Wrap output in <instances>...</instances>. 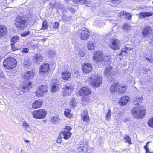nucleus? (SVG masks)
I'll list each match as a JSON object with an SVG mask.
<instances>
[{"mask_svg":"<svg viewBox=\"0 0 153 153\" xmlns=\"http://www.w3.org/2000/svg\"><path fill=\"white\" fill-rule=\"evenodd\" d=\"M129 97L128 96L123 97L120 100V103L121 105H126L128 102Z\"/></svg>","mask_w":153,"mask_h":153,"instance_id":"nucleus-23","label":"nucleus"},{"mask_svg":"<svg viewBox=\"0 0 153 153\" xmlns=\"http://www.w3.org/2000/svg\"><path fill=\"white\" fill-rule=\"evenodd\" d=\"M91 93L90 89L87 87H83L81 88L79 92V94L82 96L83 95H88Z\"/></svg>","mask_w":153,"mask_h":153,"instance_id":"nucleus-14","label":"nucleus"},{"mask_svg":"<svg viewBox=\"0 0 153 153\" xmlns=\"http://www.w3.org/2000/svg\"><path fill=\"white\" fill-rule=\"evenodd\" d=\"M126 13V12H125L124 11H122L120 12L119 13V15L120 17V16L125 15Z\"/></svg>","mask_w":153,"mask_h":153,"instance_id":"nucleus-51","label":"nucleus"},{"mask_svg":"<svg viewBox=\"0 0 153 153\" xmlns=\"http://www.w3.org/2000/svg\"><path fill=\"white\" fill-rule=\"evenodd\" d=\"M70 104L73 107L75 106L76 105V104L75 98L73 99V100H71L70 101Z\"/></svg>","mask_w":153,"mask_h":153,"instance_id":"nucleus-43","label":"nucleus"},{"mask_svg":"<svg viewBox=\"0 0 153 153\" xmlns=\"http://www.w3.org/2000/svg\"><path fill=\"white\" fill-rule=\"evenodd\" d=\"M113 72L114 71L112 69V68L111 66H108L105 69L104 73L105 76H107L109 74Z\"/></svg>","mask_w":153,"mask_h":153,"instance_id":"nucleus-25","label":"nucleus"},{"mask_svg":"<svg viewBox=\"0 0 153 153\" xmlns=\"http://www.w3.org/2000/svg\"><path fill=\"white\" fill-rule=\"evenodd\" d=\"M143 100V98L142 97L137 96L136 97L134 98L133 101H134V103L135 102H142Z\"/></svg>","mask_w":153,"mask_h":153,"instance_id":"nucleus-36","label":"nucleus"},{"mask_svg":"<svg viewBox=\"0 0 153 153\" xmlns=\"http://www.w3.org/2000/svg\"><path fill=\"white\" fill-rule=\"evenodd\" d=\"M82 68L83 72L86 73L91 71L92 69L91 65L88 63H84L82 65Z\"/></svg>","mask_w":153,"mask_h":153,"instance_id":"nucleus-12","label":"nucleus"},{"mask_svg":"<svg viewBox=\"0 0 153 153\" xmlns=\"http://www.w3.org/2000/svg\"><path fill=\"white\" fill-rule=\"evenodd\" d=\"M12 49L13 51H15L16 50V48L15 47L14 44L12 43L11 45Z\"/></svg>","mask_w":153,"mask_h":153,"instance_id":"nucleus-53","label":"nucleus"},{"mask_svg":"<svg viewBox=\"0 0 153 153\" xmlns=\"http://www.w3.org/2000/svg\"><path fill=\"white\" fill-rule=\"evenodd\" d=\"M90 79L93 87H98L102 82V78L97 73L92 74Z\"/></svg>","mask_w":153,"mask_h":153,"instance_id":"nucleus-2","label":"nucleus"},{"mask_svg":"<svg viewBox=\"0 0 153 153\" xmlns=\"http://www.w3.org/2000/svg\"><path fill=\"white\" fill-rule=\"evenodd\" d=\"M65 129L68 130L70 131L71 129V128L70 126H67L65 127Z\"/></svg>","mask_w":153,"mask_h":153,"instance_id":"nucleus-57","label":"nucleus"},{"mask_svg":"<svg viewBox=\"0 0 153 153\" xmlns=\"http://www.w3.org/2000/svg\"><path fill=\"white\" fill-rule=\"evenodd\" d=\"M115 75L114 72L113 73L110 74L106 76L107 77L108 81L110 82L111 81H112L114 80Z\"/></svg>","mask_w":153,"mask_h":153,"instance_id":"nucleus-35","label":"nucleus"},{"mask_svg":"<svg viewBox=\"0 0 153 153\" xmlns=\"http://www.w3.org/2000/svg\"><path fill=\"white\" fill-rule=\"evenodd\" d=\"M84 145H83V146H83V147L84 149L85 150V151H87V148H85L84 147Z\"/></svg>","mask_w":153,"mask_h":153,"instance_id":"nucleus-60","label":"nucleus"},{"mask_svg":"<svg viewBox=\"0 0 153 153\" xmlns=\"http://www.w3.org/2000/svg\"><path fill=\"white\" fill-rule=\"evenodd\" d=\"M61 137H62V136H58V138L57 139V142L58 143H59L61 142Z\"/></svg>","mask_w":153,"mask_h":153,"instance_id":"nucleus-55","label":"nucleus"},{"mask_svg":"<svg viewBox=\"0 0 153 153\" xmlns=\"http://www.w3.org/2000/svg\"><path fill=\"white\" fill-rule=\"evenodd\" d=\"M47 92V87L45 85L40 86L36 92V95L39 97Z\"/></svg>","mask_w":153,"mask_h":153,"instance_id":"nucleus-9","label":"nucleus"},{"mask_svg":"<svg viewBox=\"0 0 153 153\" xmlns=\"http://www.w3.org/2000/svg\"><path fill=\"white\" fill-rule=\"evenodd\" d=\"M127 51L126 48L125 47L123 48L119 55L122 56L125 55L126 53H127Z\"/></svg>","mask_w":153,"mask_h":153,"instance_id":"nucleus-40","label":"nucleus"},{"mask_svg":"<svg viewBox=\"0 0 153 153\" xmlns=\"http://www.w3.org/2000/svg\"><path fill=\"white\" fill-rule=\"evenodd\" d=\"M27 18L23 16H19L17 17L15 20V24L16 27L23 29L27 26Z\"/></svg>","mask_w":153,"mask_h":153,"instance_id":"nucleus-4","label":"nucleus"},{"mask_svg":"<svg viewBox=\"0 0 153 153\" xmlns=\"http://www.w3.org/2000/svg\"><path fill=\"white\" fill-rule=\"evenodd\" d=\"M31 87V83L30 82H26L25 83L23 84L21 90H18L19 93H20L21 91L22 93H20L19 94H22L23 93L27 92Z\"/></svg>","mask_w":153,"mask_h":153,"instance_id":"nucleus-10","label":"nucleus"},{"mask_svg":"<svg viewBox=\"0 0 153 153\" xmlns=\"http://www.w3.org/2000/svg\"><path fill=\"white\" fill-rule=\"evenodd\" d=\"M59 24L58 22H56L54 24V25L53 26V27H54V28H56L59 27Z\"/></svg>","mask_w":153,"mask_h":153,"instance_id":"nucleus-54","label":"nucleus"},{"mask_svg":"<svg viewBox=\"0 0 153 153\" xmlns=\"http://www.w3.org/2000/svg\"><path fill=\"white\" fill-rule=\"evenodd\" d=\"M7 31V28L4 25H0V37L4 36L6 34Z\"/></svg>","mask_w":153,"mask_h":153,"instance_id":"nucleus-21","label":"nucleus"},{"mask_svg":"<svg viewBox=\"0 0 153 153\" xmlns=\"http://www.w3.org/2000/svg\"><path fill=\"white\" fill-rule=\"evenodd\" d=\"M133 116L136 118H142L145 114V111L141 107H134L132 110Z\"/></svg>","mask_w":153,"mask_h":153,"instance_id":"nucleus-3","label":"nucleus"},{"mask_svg":"<svg viewBox=\"0 0 153 153\" xmlns=\"http://www.w3.org/2000/svg\"><path fill=\"white\" fill-rule=\"evenodd\" d=\"M145 59L147 60L149 62H150L151 61V59H150L149 58L145 57Z\"/></svg>","mask_w":153,"mask_h":153,"instance_id":"nucleus-59","label":"nucleus"},{"mask_svg":"<svg viewBox=\"0 0 153 153\" xmlns=\"http://www.w3.org/2000/svg\"><path fill=\"white\" fill-rule=\"evenodd\" d=\"M16 60L13 57L6 59L3 63V65L7 69H10L14 68L16 65Z\"/></svg>","mask_w":153,"mask_h":153,"instance_id":"nucleus-5","label":"nucleus"},{"mask_svg":"<svg viewBox=\"0 0 153 153\" xmlns=\"http://www.w3.org/2000/svg\"><path fill=\"white\" fill-rule=\"evenodd\" d=\"M51 90L53 92H55L58 90L59 88V84L57 80H53L51 82Z\"/></svg>","mask_w":153,"mask_h":153,"instance_id":"nucleus-18","label":"nucleus"},{"mask_svg":"<svg viewBox=\"0 0 153 153\" xmlns=\"http://www.w3.org/2000/svg\"><path fill=\"white\" fill-rule=\"evenodd\" d=\"M83 145H84V146L85 148H88V143L87 141L85 140H83L81 142L77 147L78 149L80 152L81 151H85L83 146H82Z\"/></svg>","mask_w":153,"mask_h":153,"instance_id":"nucleus-16","label":"nucleus"},{"mask_svg":"<svg viewBox=\"0 0 153 153\" xmlns=\"http://www.w3.org/2000/svg\"><path fill=\"white\" fill-rule=\"evenodd\" d=\"M63 93L65 96L71 94L73 89L71 87H70L67 85L64 86L63 88Z\"/></svg>","mask_w":153,"mask_h":153,"instance_id":"nucleus-19","label":"nucleus"},{"mask_svg":"<svg viewBox=\"0 0 153 153\" xmlns=\"http://www.w3.org/2000/svg\"><path fill=\"white\" fill-rule=\"evenodd\" d=\"M93 59L97 62H99L103 65L110 64L111 62V58L110 56L103 55L100 52L95 53Z\"/></svg>","mask_w":153,"mask_h":153,"instance_id":"nucleus-1","label":"nucleus"},{"mask_svg":"<svg viewBox=\"0 0 153 153\" xmlns=\"http://www.w3.org/2000/svg\"><path fill=\"white\" fill-rule=\"evenodd\" d=\"M126 48V50H127V51L128 52L130 50H131L133 49L132 48H129V47H125Z\"/></svg>","mask_w":153,"mask_h":153,"instance_id":"nucleus-58","label":"nucleus"},{"mask_svg":"<svg viewBox=\"0 0 153 153\" xmlns=\"http://www.w3.org/2000/svg\"><path fill=\"white\" fill-rule=\"evenodd\" d=\"M71 135V134L70 132L64 131L62 132L61 135L64 139H68L70 137Z\"/></svg>","mask_w":153,"mask_h":153,"instance_id":"nucleus-28","label":"nucleus"},{"mask_svg":"<svg viewBox=\"0 0 153 153\" xmlns=\"http://www.w3.org/2000/svg\"><path fill=\"white\" fill-rule=\"evenodd\" d=\"M148 123L150 127L153 128V117L149 120Z\"/></svg>","mask_w":153,"mask_h":153,"instance_id":"nucleus-45","label":"nucleus"},{"mask_svg":"<svg viewBox=\"0 0 153 153\" xmlns=\"http://www.w3.org/2000/svg\"><path fill=\"white\" fill-rule=\"evenodd\" d=\"M78 74H79V73L77 71L75 72V74L76 75H78Z\"/></svg>","mask_w":153,"mask_h":153,"instance_id":"nucleus-62","label":"nucleus"},{"mask_svg":"<svg viewBox=\"0 0 153 153\" xmlns=\"http://www.w3.org/2000/svg\"><path fill=\"white\" fill-rule=\"evenodd\" d=\"M110 46L112 49L117 50L120 48V44L118 40L115 38H113L110 41Z\"/></svg>","mask_w":153,"mask_h":153,"instance_id":"nucleus-8","label":"nucleus"},{"mask_svg":"<svg viewBox=\"0 0 153 153\" xmlns=\"http://www.w3.org/2000/svg\"><path fill=\"white\" fill-rule=\"evenodd\" d=\"M62 78L65 80H68L70 77L71 74L68 71H65L62 73Z\"/></svg>","mask_w":153,"mask_h":153,"instance_id":"nucleus-20","label":"nucleus"},{"mask_svg":"<svg viewBox=\"0 0 153 153\" xmlns=\"http://www.w3.org/2000/svg\"><path fill=\"white\" fill-rule=\"evenodd\" d=\"M123 29L124 30H130V26L128 24H125L123 26Z\"/></svg>","mask_w":153,"mask_h":153,"instance_id":"nucleus-42","label":"nucleus"},{"mask_svg":"<svg viewBox=\"0 0 153 153\" xmlns=\"http://www.w3.org/2000/svg\"><path fill=\"white\" fill-rule=\"evenodd\" d=\"M34 73L32 71H28L25 74V79L29 80L33 78L34 76Z\"/></svg>","mask_w":153,"mask_h":153,"instance_id":"nucleus-27","label":"nucleus"},{"mask_svg":"<svg viewBox=\"0 0 153 153\" xmlns=\"http://www.w3.org/2000/svg\"><path fill=\"white\" fill-rule=\"evenodd\" d=\"M153 13L151 12H141L139 13V18H144L146 17L150 16L153 15Z\"/></svg>","mask_w":153,"mask_h":153,"instance_id":"nucleus-22","label":"nucleus"},{"mask_svg":"<svg viewBox=\"0 0 153 153\" xmlns=\"http://www.w3.org/2000/svg\"><path fill=\"white\" fill-rule=\"evenodd\" d=\"M30 33L31 32L30 31H27L22 34L21 35L22 36L25 37L28 35L30 34Z\"/></svg>","mask_w":153,"mask_h":153,"instance_id":"nucleus-49","label":"nucleus"},{"mask_svg":"<svg viewBox=\"0 0 153 153\" xmlns=\"http://www.w3.org/2000/svg\"><path fill=\"white\" fill-rule=\"evenodd\" d=\"M111 115V111L110 110H109L108 111L107 113L106 116V119L108 120L109 118H110Z\"/></svg>","mask_w":153,"mask_h":153,"instance_id":"nucleus-47","label":"nucleus"},{"mask_svg":"<svg viewBox=\"0 0 153 153\" xmlns=\"http://www.w3.org/2000/svg\"><path fill=\"white\" fill-rule=\"evenodd\" d=\"M125 15L126 19L128 20H130L131 19L132 17V15L131 14L126 13Z\"/></svg>","mask_w":153,"mask_h":153,"instance_id":"nucleus-48","label":"nucleus"},{"mask_svg":"<svg viewBox=\"0 0 153 153\" xmlns=\"http://www.w3.org/2000/svg\"><path fill=\"white\" fill-rule=\"evenodd\" d=\"M126 89V88L125 86L119 85L118 92L119 94H121L124 92Z\"/></svg>","mask_w":153,"mask_h":153,"instance_id":"nucleus-31","label":"nucleus"},{"mask_svg":"<svg viewBox=\"0 0 153 153\" xmlns=\"http://www.w3.org/2000/svg\"><path fill=\"white\" fill-rule=\"evenodd\" d=\"M149 143V142H148L146 143V145L144 146V148L146 150V153H153V152H150L148 148L147 145Z\"/></svg>","mask_w":153,"mask_h":153,"instance_id":"nucleus-44","label":"nucleus"},{"mask_svg":"<svg viewBox=\"0 0 153 153\" xmlns=\"http://www.w3.org/2000/svg\"><path fill=\"white\" fill-rule=\"evenodd\" d=\"M48 27L47 22L45 21H44L42 23V28L44 30H45L47 29Z\"/></svg>","mask_w":153,"mask_h":153,"instance_id":"nucleus-46","label":"nucleus"},{"mask_svg":"<svg viewBox=\"0 0 153 153\" xmlns=\"http://www.w3.org/2000/svg\"><path fill=\"white\" fill-rule=\"evenodd\" d=\"M71 11L73 13H74L75 12V10L74 9H71Z\"/></svg>","mask_w":153,"mask_h":153,"instance_id":"nucleus-61","label":"nucleus"},{"mask_svg":"<svg viewBox=\"0 0 153 153\" xmlns=\"http://www.w3.org/2000/svg\"><path fill=\"white\" fill-rule=\"evenodd\" d=\"M25 141L26 143H29V141L28 140H25Z\"/></svg>","mask_w":153,"mask_h":153,"instance_id":"nucleus-63","label":"nucleus"},{"mask_svg":"<svg viewBox=\"0 0 153 153\" xmlns=\"http://www.w3.org/2000/svg\"><path fill=\"white\" fill-rule=\"evenodd\" d=\"M89 35V33L88 30L84 28L81 30L80 37L81 40H85L88 38Z\"/></svg>","mask_w":153,"mask_h":153,"instance_id":"nucleus-11","label":"nucleus"},{"mask_svg":"<svg viewBox=\"0 0 153 153\" xmlns=\"http://www.w3.org/2000/svg\"><path fill=\"white\" fill-rule=\"evenodd\" d=\"M4 76V74L2 73V71L0 69V78H2Z\"/></svg>","mask_w":153,"mask_h":153,"instance_id":"nucleus-56","label":"nucleus"},{"mask_svg":"<svg viewBox=\"0 0 153 153\" xmlns=\"http://www.w3.org/2000/svg\"><path fill=\"white\" fill-rule=\"evenodd\" d=\"M23 65L25 68H27L30 65L31 62L29 59H26L24 60Z\"/></svg>","mask_w":153,"mask_h":153,"instance_id":"nucleus-34","label":"nucleus"},{"mask_svg":"<svg viewBox=\"0 0 153 153\" xmlns=\"http://www.w3.org/2000/svg\"><path fill=\"white\" fill-rule=\"evenodd\" d=\"M51 121L53 123H58L59 120V118L56 116H53L51 117Z\"/></svg>","mask_w":153,"mask_h":153,"instance_id":"nucleus-39","label":"nucleus"},{"mask_svg":"<svg viewBox=\"0 0 153 153\" xmlns=\"http://www.w3.org/2000/svg\"><path fill=\"white\" fill-rule=\"evenodd\" d=\"M113 3L116 4H119L120 3V1L119 0H111Z\"/></svg>","mask_w":153,"mask_h":153,"instance_id":"nucleus-50","label":"nucleus"},{"mask_svg":"<svg viewBox=\"0 0 153 153\" xmlns=\"http://www.w3.org/2000/svg\"><path fill=\"white\" fill-rule=\"evenodd\" d=\"M84 50V48L82 49H79L78 51H76V54L79 55L82 57H83L85 54Z\"/></svg>","mask_w":153,"mask_h":153,"instance_id":"nucleus-33","label":"nucleus"},{"mask_svg":"<svg viewBox=\"0 0 153 153\" xmlns=\"http://www.w3.org/2000/svg\"><path fill=\"white\" fill-rule=\"evenodd\" d=\"M19 37L18 36H14L11 38V41L14 44L19 41Z\"/></svg>","mask_w":153,"mask_h":153,"instance_id":"nucleus-37","label":"nucleus"},{"mask_svg":"<svg viewBox=\"0 0 153 153\" xmlns=\"http://www.w3.org/2000/svg\"><path fill=\"white\" fill-rule=\"evenodd\" d=\"M125 139L127 142L129 144H131L132 143V142L129 136L127 135L125 136Z\"/></svg>","mask_w":153,"mask_h":153,"instance_id":"nucleus-41","label":"nucleus"},{"mask_svg":"<svg viewBox=\"0 0 153 153\" xmlns=\"http://www.w3.org/2000/svg\"><path fill=\"white\" fill-rule=\"evenodd\" d=\"M82 119L85 122H88L89 120V116L87 111H84L81 114Z\"/></svg>","mask_w":153,"mask_h":153,"instance_id":"nucleus-26","label":"nucleus"},{"mask_svg":"<svg viewBox=\"0 0 153 153\" xmlns=\"http://www.w3.org/2000/svg\"><path fill=\"white\" fill-rule=\"evenodd\" d=\"M97 45L94 42L92 41H89L87 44V46L89 50H91L96 46Z\"/></svg>","mask_w":153,"mask_h":153,"instance_id":"nucleus-30","label":"nucleus"},{"mask_svg":"<svg viewBox=\"0 0 153 153\" xmlns=\"http://www.w3.org/2000/svg\"><path fill=\"white\" fill-rule=\"evenodd\" d=\"M28 51L29 50L27 48H23L22 50V52L25 53H27Z\"/></svg>","mask_w":153,"mask_h":153,"instance_id":"nucleus-52","label":"nucleus"},{"mask_svg":"<svg viewBox=\"0 0 153 153\" xmlns=\"http://www.w3.org/2000/svg\"><path fill=\"white\" fill-rule=\"evenodd\" d=\"M46 112L45 110L40 109L39 110H35L32 113L33 117L36 119H42L46 116Z\"/></svg>","mask_w":153,"mask_h":153,"instance_id":"nucleus-7","label":"nucleus"},{"mask_svg":"<svg viewBox=\"0 0 153 153\" xmlns=\"http://www.w3.org/2000/svg\"><path fill=\"white\" fill-rule=\"evenodd\" d=\"M119 84L118 83L114 84L112 85L110 88V91L112 93H114L115 92L117 91H118V89L119 88Z\"/></svg>","mask_w":153,"mask_h":153,"instance_id":"nucleus-29","label":"nucleus"},{"mask_svg":"<svg viewBox=\"0 0 153 153\" xmlns=\"http://www.w3.org/2000/svg\"><path fill=\"white\" fill-rule=\"evenodd\" d=\"M50 67L48 63H45L40 65L39 75L42 76H46L48 74Z\"/></svg>","mask_w":153,"mask_h":153,"instance_id":"nucleus-6","label":"nucleus"},{"mask_svg":"<svg viewBox=\"0 0 153 153\" xmlns=\"http://www.w3.org/2000/svg\"><path fill=\"white\" fill-rule=\"evenodd\" d=\"M42 55L39 53H36L33 58V61L38 64H40L42 62Z\"/></svg>","mask_w":153,"mask_h":153,"instance_id":"nucleus-15","label":"nucleus"},{"mask_svg":"<svg viewBox=\"0 0 153 153\" xmlns=\"http://www.w3.org/2000/svg\"><path fill=\"white\" fill-rule=\"evenodd\" d=\"M71 111L70 109H67L65 111L64 114L66 116L69 118L71 117L72 115L70 112Z\"/></svg>","mask_w":153,"mask_h":153,"instance_id":"nucleus-38","label":"nucleus"},{"mask_svg":"<svg viewBox=\"0 0 153 153\" xmlns=\"http://www.w3.org/2000/svg\"><path fill=\"white\" fill-rule=\"evenodd\" d=\"M43 102L41 100H38L34 102L32 105V107L36 108L40 107L42 105Z\"/></svg>","mask_w":153,"mask_h":153,"instance_id":"nucleus-24","label":"nucleus"},{"mask_svg":"<svg viewBox=\"0 0 153 153\" xmlns=\"http://www.w3.org/2000/svg\"><path fill=\"white\" fill-rule=\"evenodd\" d=\"M22 126L23 128L26 131L28 132H30L29 131V125L27 122L25 121L23 122L22 124Z\"/></svg>","mask_w":153,"mask_h":153,"instance_id":"nucleus-32","label":"nucleus"},{"mask_svg":"<svg viewBox=\"0 0 153 153\" xmlns=\"http://www.w3.org/2000/svg\"><path fill=\"white\" fill-rule=\"evenodd\" d=\"M75 3H79L81 4H85L88 7L91 6V0H72Z\"/></svg>","mask_w":153,"mask_h":153,"instance_id":"nucleus-17","label":"nucleus"},{"mask_svg":"<svg viewBox=\"0 0 153 153\" xmlns=\"http://www.w3.org/2000/svg\"><path fill=\"white\" fill-rule=\"evenodd\" d=\"M151 28L149 26H145L142 30V33L143 37H147L151 32Z\"/></svg>","mask_w":153,"mask_h":153,"instance_id":"nucleus-13","label":"nucleus"},{"mask_svg":"<svg viewBox=\"0 0 153 153\" xmlns=\"http://www.w3.org/2000/svg\"><path fill=\"white\" fill-rule=\"evenodd\" d=\"M69 0H64V1L66 2H68L69 1Z\"/></svg>","mask_w":153,"mask_h":153,"instance_id":"nucleus-64","label":"nucleus"}]
</instances>
